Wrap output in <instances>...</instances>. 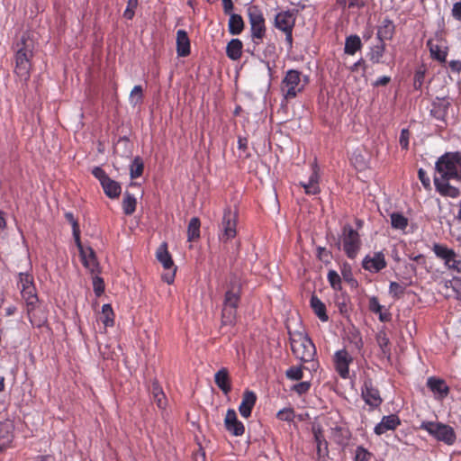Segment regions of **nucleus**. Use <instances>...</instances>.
I'll return each instance as SVG.
<instances>
[{
  "mask_svg": "<svg viewBox=\"0 0 461 461\" xmlns=\"http://www.w3.org/2000/svg\"><path fill=\"white\" fill-rule=\"evenodd\" d=\"M14 73L21 81L27 82L31 76L33 50L35 48L34 40L31 32H25L14 44Z\"/></svg>",
  "mask_w": 461,
  "mask_h": 461,
  "instance_id": "nucleus-1",
  "label": "nucleus"
},
{
  "mask_svg": "<svg viewBox=\"0 0 461 461\" xmlns=\"http://www.w3.org/2000/svg\"><path fill=\"white\" fill-rule=\"evenodd\" d=\"M290 345L293 354L304 363H311V369L316 370L318 361L314 360L316 348L312 340L305 334L297 332L290 338ZM310 369V367H306Z\"/></svg>",
  "mask_w": 461,
  "mask_h": 461,
  "instance_id": "nucleus-2",
  "label": "nucleus"
},
{
  "mask_svg": "<svg viewBox=\"0 0 461 461\" xmlns=\"http://www.w3.org/2000/svg\"><path fill=\"white\" fill-rule=\"evenodd\" d=\"M308 84V76L303 75L297 69L287 70L280 86L284 99L287 102L294 99L299 94L303 92Z\"/></svg>",
  "mask_w": 461,
  "mask_h": 461,
  "instance_id": "nucleus-3",
  "label": "nucleus"
},
{
  "mask_svg": "<svg viewBox=\"0 0 461 461\" xmlns=\"http://www.w3.org/2000/svg\"><path fill=\"white\" fill-rule=\"evenodd\" d=\"M438 179H453L461 182V163L456 153H446L436 163Z\"/></svg>",
  "mask_w": 461,
  "mask_h": 461,
  "instance_id": "nucleus-4",
  "label": "nucleus"
},
{
  "mask_svg": "<svg viewBox=\"0 0 461 461\" xmlns=\"http://www.w3.org/2000/svg\"><path fill=\"white\" fill-rule=\"evenodd\" d=\"M249 23L250 25V37L253 42V51L257 46L263 42L267 33L266 21L262 10L258 5H249L247 9Z\"/></svg>",
  "mask_w": 461,
  "mask_h": 461,
  "instance_id": "nucleus-5",
  "label": "nucleus"
},
{
  "mask_svg": "<svg viewBox=\"0 0 461 461\" xmlns=\"http://www.w3.org/2000/svg\"><path fill=\"white\" fill-rule=\"evenodd\" d=\"M420 429L425 430L429 436L433 437L436 440L443 442L447 446H452L456 441V434L453 427L439 421H428L423 420Z\"/></svg>",
  "mask_w": 461,
  "mask_h": 461,
  "instance_id": "nucleus-6",
  "label": "nucleus"
},
{
  "mask_svg": "<svg viewBox=\"0 0 461 461\" xmlns=\"http://www.w3.org/2000/svg\"><path fill=\"white\" fill-rule=\"evenodd\" d=\"M340 241L345 255L349 259H355L362 248V240L358 231L350 224H345L341 229Z\"/></svg>",
  "mask_w": 461,
  "mask_h": 461,
  "instance_id": "nucleus-7",
  "label": "nucleus"
},
{
  "mask_svg": "<svg viewBox=\"0 0 461 461\" xmlns=\"http://www.w3.org/2000/svg\"><path fill=\"white\" fill-rule=\"evenodd\" d=\"M238 211L226 206L221 222L219 223V240L221 242H228L237 235Z\"/></svg>",
  "mask_w": 461,
  "mask_h": 461,
  "instance_id": "nucleus-8",
  "label": "nucleus"
},
{
  "mask_svg": "<svg viewBox=\"0 0 461 461\" xmlns=\"http://www.w3.org/2000/svg\"><path fill=\"white\" fill-rule=\"evenodd\" d=\"M156 258L162 265L164 273L162 274V279L168 285H171L175 281L176 266L175 265L172 256L168 251L167 244L163 242L156 250Z\"/></svg>",
  "mask_w": 461,
  "mask_h": 461,
  "instance_id": "nucleus-9",
  "label": "nucleus"
},
{
  "mask_svg": "<svg viewBox=\"0 0 461 461\" xmlns=\"http://www.w3.org/2000/svg\"><path fill=\"white\" fill-rule=\"evenodd\" d=\"M241 291L242 285L240 279L235 275H232L230 277L222 305L238 309L241 298Z\"/></svg>",
  "mask_w": 461,
  "mask_h": 461,
  "instance_id": "nucleus-10",
  "label": "nucleus"
},
{
  "mask_svg": "<svg viewBox=\"0 0 461 461\" xmlns=\"http://www.w3.org/2000/svg\"><path fill=\"white\" fill-rule=\"evenodd\" d=\"M361 396L371 409L378 408L383 402L379 390L374 386L372 380L369 378L366 379L363 383L361 387Z\"/></svg>",
  "mask_w": 461,
  "mask_h": 461,
  "instance_id": "nucleus-11",
  "label": "nucleus"
},
{
  "mask_svg": "<svg viewBox=\"0 0 461 461\" xmlns=\"http://www.w3.org/2000/svg\"><path fill=\"white\" fill-rule=\"evenodd\" d=\"M334 367L336 372L343 379H347L349 376V365L353 362V357L346 349H340L335 352L334 357Z\"/></svg>",
  "mask_w": 461,
  "mask_h": 461,
  "instance_id": "nucleus-12",
  "label": "nucleus"
},
{
  "mask_svg": "<svg viewBox=\"0 0 461 461\" xmlns=\"http://www.w3.org/2000/svg\"><path fill=\"white\" fill-rule=\"evenodd\" d=\"M387 266L385 256L382 251L366 255L362 261V267L370 273H378Z\"/></svg>",
  "mask_w": 461,
  "mask_h": 461,
  "instance_id": "nucleus-13",
  "label": "nucleus"
},
{
  "mask_svg": "<svg viewBox=\"0 0 461 461\" xmlns=\"http://www.w3.org/2000/svg\"><path fill=\"white\" fill-rule=\"evenodd\" d=\"M224 426L226 430L235 437L242 436L245 432V426L239 420L234 409L227 410L224 418Z\"/></svg>",
  "mask_w": 461,
  "mask_h": 461,
  "instance_id": "nucleus-14",
  "label": "nucleus"
},
{
  "mask_svg": "<svg viewBox=\"0 0 461 461\" xmlns=\"http://www.w3.org/2000/svg\"><path fill=\"white\" fill-rule=\"evenodd\" d=\"M312 172L309 177L308 182L301 181L299 183L300 186L304 189V193L308 195H316L321 193L320 187V174H319V167L316 163H314L312 167Z\"/></svg>",
  "mask_w": 461,
  "mask_h": 461,
  "instance_id": "nucleus-15",
  "label": "nucleus"
},
{
  "mask_svg": "<svg viewBox=\"0 0 461 461\" xmlns=\"http://www.w3.org/2000/svg\"><path fill=\"white\" fill-rule=\"evenodd\" d=\"M295 21L296 15L294 11H281L275 17V26L282 32L294 30Z\"/></svg>",
  "mask_w": 461,
  "mask_h": 461,
  "instance_id": "nucleus-16",
  "label": "nucleus"
},
{
  "mask_svg": "<svg viewBox=\"0 0 461 461\" xmlns=\"http://www.w3.org/2000/svg\"><path fill=\"white\" fill-rule=\"evenodd\" d=\"M428 388L436 395L438 400L445 399L449 393V386L445 380L435 376L429 377L427 380Z\"/></svg>",
  "mask_w": 461,
  "mask_h": 461,
  "instance_id": "nucleus-17",
  "label": "nucleus"
},
{
  "mask_svg": "<svg viewBox=\"0 0 461 461\" xmlns=\"http://www.w3.org/2000/svg\"><path fill=\"white\" fill-rule=\"evenodd\" d=\"M79 255L81 257L82 264L91 275L101 273L100 264L97 260L95 250L91 247H87V250Z\"/></svg>",
  "mask_w": 461,
  "mask_h": 461,
  "instance_id": "nucleus-18",
  "label": "nucleus"
},
{
  "mask_svg": "<svg viewBox=\"0 0 461 461\" xmlns=\"http://www.w3.org/2000/svg\"><path fill=\"white\" fill-rule=\"evenodd\" d=\"M401 424V420L396 414L384 416L381 421L375 427L376 435H383L388 430H394Z\"/></svg>",
  "mask_w": 461,
  "mask_h": 461,
  "instance_id": "nucleus-19",
  "label": "nucleus"
},
{
  "mask_svg": "<svg viewBox=\"0 0 461 461\" xmlns=\"http://www.w3.org/2000/svg\"><path fill=\"white\" fill-rule=\"evenodd\" d=\"M257 402V395L253 391L246 390L242 394V400L239 406V411L243 418L251 416L252 410Z\"/></svg>",
  "mask_w": 461,
  "mask_h": 461,
  "instance_id": "nucleus-20",
  "label": "nucleus"
},
{
  "mask_svg": "<svg viewBox=\"0 0 461 461\" xmlns=\"http://www.w3.org/2000/svg\"><path fill=\"white\" fill-rule=\"evenodd\" d=\"M451 179H438L434 177V185L437 192L442 196L456 198L460 194L459 188L452 185L449 181Z\"/></svg>",
  "mask_w": 461,
  "mask_h": 461,
  "instance_id": "nucleus-21",
  "label": "nucleus"
},
{
  "mask_svg": "<svg viewBox=\"0 0 461 461\" xmlns=\"http://www.w3.org/2000/svg\"><path fill=\"white\" fill-rule=\"evenodd\" d=\"M314 441L316 443V454L318 461H326L329 456L328 442L321 429H313Z\"/></svg>",
  "mask_w": 461,
  "mask_h": 461,
  "instance_id": "nucleus-22",
  "label": "nucleus"
},
{
  "mask_svg": "<svg viewBox=\"0 0 461 461\" xmlns=\"http://www.w3.org/2000/svg\"><path fill=\"white\" fill-rule=\"evenodd\" d=\"M27 315L31 323L38 328L43 326L48 320L46 312L39 303L35 306H29L27 308Z\"/></svg>",
  "mask_w": 461,
  "mask_h": 461,
  "instance_id": "nucleus-23",
  "label": "nucleus"
},
{
  "mask_svg": "<svg viewBox=\"0 0 461 461\" xmlns=\"http://www.w3.org/2000/svg\"><path fill=\"white\" fill-rule=\"evenodd\" d=\"M450 107V103L446 99H437L431 104L430 115L438 120L444 122L448 109Z\"/></svg>",
  "mask_w": 461,
  "mask_h": 461,
  "instance_id": "nucleus-24",
  "label": "nucleus"
},
{
  "mask_svg": "<svg viewBox=\"0 0 461 461\" xmlns=\"http://www.w3.org/2000/svg\"><path fill=\"white\" fill-rule=\"evenodd\" d=\"M215 384L221 390L224 394H229L231 391V383L229 371L222 367L214 375Z\"/></svg>",
  "mask_w": 461,
  "mask_h": 461,
  "instance_id": "nucleus-25",
  "label": "nucleus"
},
{
  "mask_svg": "<svg viewBox=\"0 0 461 461\" xmlns=\"http://www.w3.org/2000/svg\"><path fill=\"white\" fill-rule=\"evenodd\" d=\"M190 40L185 30L176 32V53L178 57H187L190 54Z\"/></svg>",
  "mask_w": 461,
  "mask_h": 461,
  "instance_id": "nucleus-26",
  "label": "nucleus"
},
{
  "mask_svg": "<svg viewBox=\"0 0 461 461\" xmlns=\"http://www.w3.org/2000/svg\"><path fill=\"white\" fill-rule=\"evenodd\" d=\"M395 27L392 20L384 18L377 29V39L379 41H389L394 34Z\"/></svg>",
  "mask_w": 461,
  "mask_h": 461,
  "instance_id": "nucleus-27",
  "label": "nucleus"
},
{
  "mask_svg": "<svg viewBox=\"0 0 461 461\" xmlns=\"http://www.w3.org/2000/svg\"><path fill=\"white\" fill-rule=\"evenodd\" d=\"M243 43L240 39L230 40L226 47V55L231 60H238L242 55Z\"/></svg>",
  "mask_w": 461,
  "mask_h": 461,
  "instance_id": "nucleus-28",
  "label": "nucleus"
},
{
  "mask_svg": "<svg viewBox=\"0 0 461 461\" xmlns=\"http://www.w3.org/2000/svg\"><path fill=\"white\" fill-rule=\"evenodd\" d=\"M311 307L316 316L323 322L329 321V316L326 312V305L318 298L317 295L312 294L310 301Z\"/></svg>",
  "mask_w": 461,
  "mask_h": 461,
  "instance_id": "nucleus-29",
  "label": "nucleus"
},
{
  "mask_svg": "<svg viewBox=\"0 0 461 461\" xmlns=\"http://www.w3.org/2000/svg\"><path fill=\"white\" fill-rule=\"evenodd\" d=\"M151 397L159 409L164 410L167 407V399L162 390V387L158 382H154L152 384Z\"/></svg>",
  "mask_w": 461,
  "mask_h": 461,
  "instance_id": "nucleus-30",
  "label": "nucleus"
},
{
  "mask_svg": "<svg viewBox=\"0 0 461 461\" xmlns=\"http://www.w3.org/2000/svg\"><path fill=\"white\" fill-rule=\"evenodd\" d=\"M105 194L112 199L119 197L122 192L121 185L118 182L111 179L110 177L102 184Z\"/></svg>",
  "mask_w": 461,
  "mask_h": 461,
  "instance_id": "nucleus-31",
  "label": "nucleus"
},
{
  "mask_svg": "<svg viewBox=\"0 0 461 461\" xmlns=\"http://www.w3.org/2000/svg\"><path fill=\"white\" fill-rule=\"evenodd\" d=\"M228 25L229 32L231 35H239L244 29V21L241 15L237 14H230Z\"/></svg>",
  "mask_w": 461,
  "mask_h": 461,
  "instance_id": "nucleus-32",
  "label": "nucleus"
},
{
  "mask_svg": "<svg viewBox=\"0 0 461 461\" xmlns=\"http://www.w3.org/2000/svg\"><path fill=\"white\" fill-rule=\"evenodd\" d=\"M362 48L361 39L357 35H350L346 38L344 51L346 54L354 55Z\"/></svg>",
  "mask_w": 461,
  "mask_h": 461,
  "instance_id": "nucleus-33",
  "label": "nucleus"
},
{
  "mask_svg": "<svg viewBox=\"0 0 461 461\" xmlns=\"http://www.w3.org/2000/svg\"><path fill=\"white\" fill-rule=\"evenodd\" d=\"M201 221L198 217H193L187 227L188 241H194L200 238Z\"/></svg>",
  "mask_w": 461,
  "mask_h": 461,
  "instance_id": "nucleus-34",
  "label": "nucleus"
},
{
  "mask_svg": "<svg viewBox=\"0 0 461 461\" xmlns=\"http://www.w3.org/2000/svg\"><path fill=\"white\" fill-rule=\"evenodd\" d=\"M432 250L437 258L444 260V263H447L450 258L454 256V249H449L443 244L434 243Z\"/></svg>",
  "mask_w": 461,
  "mask_h": 461,
  "instance_id": "nucleus-35",
  "label": "nucleus"
},
{
  "mask_svg": "<svg viewBox=\"0 0 461 461\" xmlns=\"http://www.w3.org/2000/svg\"><path fill=\"white\" fill-rule=\"evenodd\" d=\"M237 308H230L222 305L221 310V324L222 325H234L237 319Z\"/></svg>",
  "mask_w": 461,
  "mask_h": 461,
  "instance_id": "nucleus-36",
  "label": "nucleus"
},
{
  "mask_svg": "<svg viewBox=\"0 0 461 461\" xmlns=\"http://www.w3.org/2000/svg\"><path fill=\"white\" fill-rule=\"evenodd\" d=\"M392 228L404 230L408 226V219L401 212H393L390 215Z\"/></svg>",
  "mask_w": 461,
  "mask_h": 461,
  "instance_id": "nucleus-37",
  "label": "nucleus"
},
{
  "mask_svg": "<svg viewBox=\"0 0 461 461\" xmlns=\"http://www.w3.org/2000/svg\"><path fill=\"white\" fill-rule=\"evenodd\" d=\"M385 52V43L384 41H380L379 44L374 46L370 52L368 53L369 59L373 63H380Z\"/></svg>",
  "mask_w": 461,
  "mask_h": 461,
  "instance_id": "nucleus-38",
  "label": "nucleus"
},
{
  "mask_svg": "<svg viewBox=\"0 0 461 461\" xmlns=\"http://www.w3.org/2000/svg\"><path fill=\"white\" fill-rule=\"evenodd\" d=\"M137 200L134 195L131 194L128 191L124 193L122 200V208L126 215H131L135 212Z\"/></svg>",
  "mask_w": 461,
  "mask_h": 461,
  "instance_id": "nucleus-39",
  "label": "nucleus"
},
{
  "mask_svg": "<svg viewBox=\"0 0 461 461\" xmlns=\"http://www.w3.org/2000/svg\"><path fill=\"white\" fill-rule=\"evenodd\" d=\"M22 296L26 303L27 308L29 306H35L39 303V299L36 294L35 286L29 287V289H25L21 291Z\"/></svg>",
  "mask_w": 461,
  "mask_h": 461,
  "instance_id": "nucleus-40",
  "label": "nucleus"
},
{
  "mask_svg": "<svg viewBox=\"0 0 461 461\" xmlns=\"http://www.w3.org/2000/svg\"><path fill=\"white\" fill-rule=\"evenodd\" d=\"M101 319L104 326L108 327L113 325V311L110 304L103 305Z\"/></svg>",
  "mask_w": 461,
  "mask_h": 461,
  "instance_id": "nucleus-41",
  "label": "nucleus"
},
{
  "mask_svg": "<svg viewBox=\"0 0 461 461\" xmlns=\"http://www.w3.org/2000/svg\"><path fill=\"white\" fill-rule=\"evenodd\" d=\"M144 168V164L141 159V158L137 157L132 164L131 165L130 168V175L131 178H136L141 176Z\"/></svg>",
  "mask_w": 461,
  "mask_h": 461,
  "instance_id": "nucleus-42",
  "label": "nucleus"
},
{
  "mask_svg": "<svg viewBox=\"0 0 461 461\" xmlns=\"http://www.w3.org/2000/svg\"><path fill=\"white\" fill-rule=\"evenodd\" d=\"M303 366H293L285 371V376L290 380L299 381L303 377Z\"/></svg>",
  "mask_w": 461,
  "mask_h": 461,
  "instance_id": "nucleus-43",
  "label": "nucleus"
},
{
  "mask_svg": "<svg viewBox=\"0 0 461 461\" xmlns=\"http://www.w3.org/2000/svg\"><path fill=\"white\" fill-rule=\"evenodd\" d=\"M429 46V50L431 57L434 59L438 60L439 62H445L447 59V51L442 50L440 47L437 44H431L430 42L428 43Z\"/></svg>",
  "mask_w": 461,
  "mask_h": 461,
  "instance_id": "nucleus-44",
  "label": "nucleus"
},
{
  "mask_svg": "<svg viewBox=\"0 0 461 461\" xmlns=\"http://www.w3.org/2000/svg\"><path fill=\"white\" fill-rule=\"evenodd\" d=\"M327 279L330 285V286L334 290L341 289V278L339 275L335 270H330L327 275Z\"/></svg>",
  "mask_w": 461,
  "mask_h": 461,
  "instance_id": "nucleus-45",
  "label": "nucleus"
},
{
  "mask_svg": "<svg viewBox=\"0 0 461 461\" xmlns=\"http://www.w3.org/2000/svg\"><path fill=\"white\" fill-rule=\"evenodd\" d=\"M295 417V412L293 408H284L276 413V418L282 421L291 422Z\"/></svg>",
  "mask_w": 461,
  "mask_h": 461,
  "instance_id": "nucleus-46",
  "label": "nucleus"
},
{
  "mask_svg": "<svg viewBox=\"0 0 461 461\" xmlns=\"http://www.w3.org/2000/svg\"><path fill=\"white\" fill-rule=\"evenodd\" d=\"M93 288L95 295L98 297L104 292V282L99 276V274L93 275Z\"/></svg>",
  "mask_w": 461,
  "mask_h": 461,
  "instance_id": "nucleus-47",
  "label": "nucleus"
},
{
  "mask_svg": "<svg viewBox=\"0 0 461 461\" xmlns=\"http://www.w3.org/2000/svg\"><path fill=\"white\" fill-rule=\"evenodd\" d=\"M372 457L373 454L364 447L359 446L357 447L355 461H371Z\"/></svg>",
  "mask_w": 461,
  "mask_h": 461,
  "instance_id": "nucleus-48",
  "label": "nucleus"
},
{
  "mask_svg": "<svg viewBox=\"0 0 461 461\" xmlns=\"http://www.w3.org/2000/svg\"><path fill=\"white\" fill-rule=\"evenodd\" d=\"M405 288L397 282H391L389 285L390 294L396 299L401 298L404 294Z\"/></svg>",
  "mask_w": 461,
  "mask_h": 461,
  "instance_id": "nucleus-49",
  "label": "nucleus"
},
{
  "mask_svg": "<svg viewBox=\"0 0 461 461\" xmlns=\"http://www.w3.org/2000/svg\"><path fill=\"white\" fill-rule=\"evenodd\" d=\"M21 291L33 287V277L27 273L19 274Z\"/></svg>",
  "mask_w": 461,
  "mask_h": 461,
  "instance_id": "nucleus-50",
  "label": "nucleus"
},
{
  "mask_svg": "<svg viewBox=\"0 0 461 461\" xmlns=\"http://www.w3.org/2000/svg\"><path fill=\"white\" fill-rule=\"evenodd\" d=\"M376 341L383 353L389 351V339L385 332H379L376 336Z\"/></svg>",
  "mask_w": 461,
  "mask_h": 461,
  "instance_id": "nucleus-51",
  "label": "nucleus"
},
{
  "mask_svg": "<svg viewBox=\"0 0 461 461\" xmlns=\"http://www.w3.org/2000/svg\"><path fill=\"white\" fill-rule=\"evenodd\" d=\"M445 266L449 269L455 270L457 273H461V259H459V257L455 251L454 256L450 258L447 263H445Z\"/></svg>",
  "mask_w": 461,
  "mask_h": 461,
  "instance_id": "nucleus-52",
  "label": "nucleus"
},
{
  "mask_svg": "<svg viewBox=\"0 0 461 461\" xmlns=\"http://www.w3.org/2000/svg\"><path fill=\"white\" fill-rule=\"evenodd\" d=\"M310 388H311V383L304 381V382H300V383L294 384L292 387V390L294 392H295L296 393H298L299 395H303V394L306 393L310 390Z\"/></svg>",
  "mask_w": 461,
  "mask_h": 461,
  "instance_id": "nucleus-53",
  "label": "nucleus"
},
{
  "mask_svg": "<svg viewBox=\"0 0 461 461\" xmlns=\"http://www.w3.org/2000/svg\"><path fill=\"white\" fill-rule=\"evenodd\" d=\"M341 275L344 280L347 281L348 283L357 284V280L354 279L351 272V267L348 264L343 265V267H341Z\"/></svg>",
  "mask_w": 461,
  "mask_h": 461,
  "instance_id": "nucleus-54",
  "label": "nucleus"
},
{
  "mask_svg": "<svg viewBox=\"0 0 461 461\" xmlns=\"http://www.w3.org/2000/svg\"><path fill=\"white\" fill-rule=\"evenodd\" d=\"M410 137H411V132L408 129H402L401 131L399 142H400L402 149H409Z\"/></svg>",
  "mask_w": 461,
  "mask_h": 461,
  "instance_id": "nucleus-55",
  "label": "nucleus"
},
{
  "mask_svg": "<svg viewBox=\"0 0 461 461\" xmlns=\"http://www.w3.org/2000/svg\"><path fill=\"white\" fill-rule=\"evenodd\" d=\"M424 78H425L424 71L418 70L415 72L414 78H413L414 89L420 90L421 88L423 82H424Z\"/></svg>",
  "mask_w": 461,
  "mask_h": 461,
  "instance_id": "nucleus-56",
  "label": "nucleus"
},
{
  "mask_svg": "<svg viewBox=\"0 0 461 461\" xmlns=\"http://www.w3.org/2000/svg\"><path fill=\"white\" fill-rule=\"evenodd\" d=\"M383 306L380 304L377 297L373 296L369 299V310L374 313L382 312Z\"/></svg>",
  "mask_w": 461,
  "mask_h": 461,
  "instance_id": "nucleus-57",
  "label": "nucleus"
},
{
  "mask_svg": "<svg viewBox=\"0 0 461 461\" xmlns=\"http://www.w3.org/2000/svg\"><path fill=\"white\" fill-rule=\"evenodd\" d=\"M137 5H138V0H129L128 1V6L123 14L125 18L131 19L133 17V15H134L133 9L137 6Z\"/></svg>",
  "mask_w": 461,
  "mask_h": 461,
  "instance_id": "nucleus-58",
  "label": "nucleus"
},
{
  "mask_svg": "<svg viewBox=\"0 0 461 461\" xmlns=\"http://www.w3.org/2000/svg\"><path fill=\"white\" fill-rule=\"evenodd\" d=\"M418 177L425 188L429 187L430 179L424 169L420 168L418 170Z\"/></svg>",
  "mask_w": 461,
  "mask_h": 461,
  "instance_id": "nucleus-59",
  "label": "nucleus"
},
{
  "mask_svg": "<svg viewBox=\"0 0 461 461\" xmlns=\"http://www.w3.org/2000/svg\"><path fill=\"white\" fill-rule=\"evenodd\" d=\"M73 236L75 239L76 245L78 249L79 254H83L86 250H87V248H85L80 240V230H73Z\"/></svg>",
  "mask_w": 461,
  "mask_h": 461,
  "instance_id": "nucleus-60",
  "label": "nucleus"
},
{
  "mask_svg": "<svg viewBox=\"0 0 461 461\" xmlns=\"http://www.w3.org/2000/svg\"><path fill=\"white\" fill-rule=\"evenodd\" d=\"M92 173L100 181L101 184L109 178L105 172L99 167H95Z\"/></svg>",
  "mask_w": 461,
  "mask_h": 461,
  "instance_id": "nucleus-61",
  "label": "nucleus"
},
{
  "mask_svg": "<svg viewBox=\"0 0 461 461\" xmlns=\"http://www.w3.org/2000/svg\"><path fill=\"white\" fill-rule=\"evenodd\" d=\"M330 254V252L322 247H319L317 249V258L321 261H328Z\"/></svg>",
  "mask_w": 461,
  "mask_h": 461,
  "instance_id": "nucleus-62",
  "label": "nucleus"
},
{
  "mask_svg": "<svg viewBox=\"0 0 461 461\" xmlns=\"http://www.w3.org/2000/svg\"><path fill=\"white\" fill-rule=\"evenodd\" d=\"M452 16L457 20V21H461V1L460 2H457V3H455L453 5V8H452Z\"/></svg>",
  "mask_w": 461,
  "mask_h": 461,
  "instance_id": "nucleus-63",
  "label": "nucleus"
},
{
  "mask_svg": "<svg viewBox=\"0 0 461 461\" xmlns=\"http://www.w3.org/2000/svg\"><path fill=\"white\" fill-rule=\"evenodd\" d=\"M448 68L453 73L459 74L461 72V60H451L448 62Z\"/></svg>",
  "mask_w": 461,
  "mask_h": 461,
  "instance_id": "nucleus-64",
  "label": "nucleus"
}]
</instances>
